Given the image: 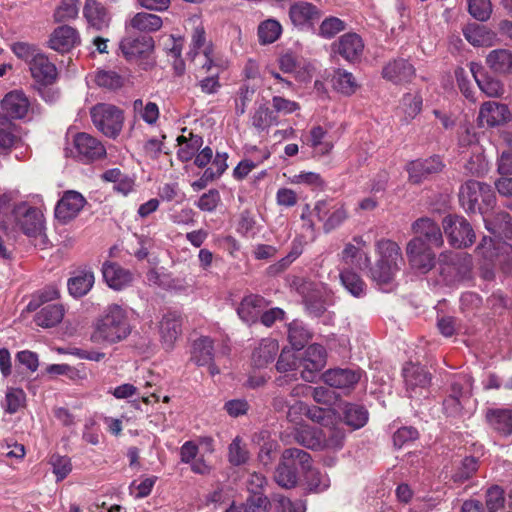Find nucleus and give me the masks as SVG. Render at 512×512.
<instances>
[{"mask_svg": "<svg viewBox=\"0 0 512 512\" xmlns=\"http://www.w3.org/2000/svg\"><path fill=\"white\" fill-rule=\"evenodd\" d=\"M131 330L128 308L111 304L97 319L91 340L99 344H114L126 339Z\"/></svg>", "mask_w": 512, "mask_h": 512, "instance_id": "1", "label": "nucleus"}, {"mask_svg": "<svg viewBox=\"0 0 512 512\" xmlns=\"http://www.w3.org/2000/svg\"><path fill=\"white\" fill-rule=\"evenodd\" d=\"M0 227L6 232L21 231L30 238H37L43 235L44 216L39 209L20 202L0 215Z\"/></svg>", "mask_w": 512, "mask_h": 512, "instance_id": "2", "label": "nucleus"}, {"mask_svg": "<svg viewBox=\"0 0 512 512\" xmlns=\"http://www.w3.org/2000/svg\"><path fill=\"white\" fill-rule=\"evenodd\" d=\"M376 249L379 259L370 270L371 278L379 285L388 284L393 280L403 262L401 249L397 243L386 239L378 241Z\"/></svg>", "mask_w": 512, "mask_h": 512, "instance_id": "3", "label": "nucleus"}, {"mask_svg": "<svg viewBox=\"0 0 512 512\" xmlns=\"http://www.w3.org/2000/svg\"><path fill=\"white\" fill-rule=\"evenodd\" d=\"M310 468V455L304 450L289 448L284 450L281 462L276 468L274 479L286 489L293 488L298 482V470Z\"/></svg>", "mask_w": 512, "mask_h": 512, "instance_id": "4", "label": "nucleus"}, {"mask_svg": "<svg viewBox=\"0 0 512 512\" xmlns=\"http://www.w3.org/2000/svg\"><path fill=\"white\" fill-rule=\"evenodd\" d=\"M90 114L94 126L105 136L116 138L121 132L124 116L116 106L100 103L91 109Z\"/></svg>", "mask_w": 512, "mask_h": 512, "instance_id": "5", "label": "nucleus"}, {"mask_svg": "<svg viewBox=\"0 0 512 512\" xmlns=\"http://www.w3.org/2000/svg\"><path fill=\"white\" fill-rule=\"evenodd\" d=\"M291 286L302 296L306 309L311 315L318 317L326 311L327 291L324 286L299 277L292 281Z\"/></svg>", "mask_w": 512, "mask_h": 512, "instance_id": "6", "label": "nucleus"}, {"mask_svg": "<svg viewBox=\"0 0 512 512\" xmlns=\"http://www.w3.org/2000/svg\"><path fill=\"white\" fill-rule=\"evenodd\" d=\"M442 227L450 245L455 248L469 247L475 241V233L470 223L462 216L444 217Z\"/></svg>", "mask_w": 512, "mask_h": 512, "instance_id": "7", "label": "nucleus"}, {"mask_svg": "<svg viewBox=\"0 0 512 512\" xmlns=\"http://www.w3.org/2000/svg\"><path fill=\"white\" fill-rule=\"evenodd\" d=\"M402 373L407 396L411 399L426 397L431 377L425 368L418 364L407 363Z\"/></svg>", "mask_w": 512, "mask_h": 512, "instance_id": "8", "label": "nucleus"}, {"mask_svg": "<svg viewBox=\"0 0 512 512\" xmlns=\"http://www.w3.org/2000/svg\"><path fill=\"white\" fill-rule=\"evenodd\" d=\"M441 274L449 282L462 279L470 271L472 262L465 252H443L439 256Z\"/></svg>", "mask_w": 512, "mask_h": 512, "instance_id": "9", "label": "nucleus"}, {"mask_svg": "<svg viewBox=\"0 0 512 512\" xmlns=\"http://www.w3.org/2000/svg\"><path fill=\"white\" fill-rule=\"evenodd\" d=\"M314 213L318 220L323 222V229L326 232L339 227L348 218L345 205L332 199L317 201L314 206Z\"/></svg>", "mask_w": 512, "mask_h": 512, "instance_id": "10", "label": "nucleus"}, {"mask_svg": "<svg viewBox=\"0 0 512 512\" xmlns=\"http://www.w3.org/2000/svg\"><path fill=\"white\" fill-rule=\"evenodd\" d=\"M406 255L412 269L427 273L435 265V254L421 237L412 238L406 246Z\"/></svg>", "mask_w": 512, "mask_h": 512, "instance_id": "11", "label": "nucleus"}, {"mask_svg": "<svg viewBox=\"0 0 512 512\" xmlns=\"http://www.w3.org/2000/svg\"><path fill=\"white\" fill-rule=\"evenodd\" d=\"M473 379L469 375L459 376L451 384V392L444 400L443 406L445 412L454 416L461 412L463 403L471 396Z\"/></svg>", "mask_w": 512, "mask_h": 512, "instance_id": "12", "label": "nucleus"}, {"mask_svg": "<svg viewBox=\"0 0 512 512\" xmlns=\"http://www.w3.org/2000/svg\"><path fill=\"white\" fill-rule=\"evenodd\" d=\"M73 144L75 157L84 163L101 159L106 155L104 145L88 133H77L73 139Z\"/></svg>", "mask_w": 512, "mask_h": 512, "instance_id": "13", "label": "nucleus"}, {"mask_svg": "<svg viewBox=\"0 0 512 512\" xmlns=\"http://www.w3.org/2000/svg\"><path fill=\"white\" fill-rule=\"evenodd\" d=\"M326 364V351L320 344L310 345L300 357L301 378L306 382H313L317 373Z\"/></svg>", "mask_w": 512, "mask_h": 512, "instance_id": "14", "label": "nucleus"}, {"mask_svg": "<svg viewBox=\"0 0 512 512\" xmlns=\"http://www.w3.org/2000/svg\"><path fill=\"white\" fill-rule=\"evenodd\" d=\"M85 204L86 200L81 193L65 191L55 207V217L62 223H67L79 214Z\"/></svg>", "mask_w": 512, "mask_h": 512, "instance_id": "15", "label": "nucleus"}, {"mask_svg": "<svg viewBox=\"0 0 512 512\" xmlns=\"http://www.w3.org/2000/svg\"><path fill=\"white\" fill-rule=\"evenodd\" d=\"M159 334L163 345L171 349L182 333V316L177 311H167L159 322Z\"/></svg>", "mask_w": 512, "mask_h": 512, "instance_id": "16", "label": "nucleus"}, {"mask_svg": "<svg viewBox=\"0 0 512 512\" xmlns=\"http://www.w3.org/2000/svg\"><path fill=\"white\" fill-rule=\"evenodd\" d=\"M47 44L54 51L66 53L80 44V35L75 28L62 25L53 30Z\"/></svg>", "mask_w": 512, "mask_h": 512, "instance_id": "17", "label": "nucleus"}, {"mask_svg": "<svg viewBox=\"0 0 512 512\" xmlns=\"http://www.w3.org/2000/svg\"><path fill=\"white\" fill-rule=\"evenodd\" d=\"M153 39L147 35L127 36L120 42V50L129 61H136L153 49Z\"/></svg>", "mask_w": 512, "mask_h": 512, "instance_id": "18", "label": "nucleus"}, {"mask_svg": "<svg viewBox=\"0 0 512 512\" xmlns=\"http://www.w3.org/2000/svg\"><path fill=\"white\" fill-rule=\"evenodd\" d=\"M30 102L21 90L7 93L1 101V110L5 118L22 119L28 113Z\"/></svg>", "mask_w": 512, "mask_h": 512, "instance_id": "19", "label": "nucleus"}, {"mask_svg": "<svg viewBox=\"0 0 512 512\" xmlns=\"http://www.w3.org/2000/svg\"><path fill=\"white\" fill-rule=\"evenodd\" d=\"M361 373L358 369H329L322 375V380L330 387L349 390L352 389L360 380Z\"/></svg>", "mask_w": 512, "mask_h": 512, "instance_id": "20", "label": "nucleus"}, {"mask_svg": "<svg viewBox=\"0 0 512 512\" xmlns=\"http://www.w3.org/2000/svg\"><path fill=\"white\" fill-rule=\"evenodd\" d=\"M443 163L437 156L425 160H414L407 164L406 171L409 175V181L413 184H420L429 175L438 173L442 170Z\"/></svg>", "mask_w": 512, "mask_h": 512, "instance_id": "21", "label": "nucleus"}, {"mask_svg": "<svg viewBox=\"0 0 512 512\" xmlns=\"http://www.w3.org/2000/svg\"><path fill=\"white\" fill-rule=\"evenodd\" d=\"M469 66L478 87L486 96L497 98L503 95L504 85L500 80L486 75L483 66L479 63L471 62Z\"/></svg>", "mask_w": 512, "mask_h": 512, "instance_id": "22", "label": "nucleus"}, {"mask_svg": "<svg viewBox=\"0 0 512 512\" xmlns=\"http://www.w3.org/2000/svg\"><path fill=\"white\" fill-rule=\"evenodd\" d=\"M510 113L507 105L494 101L484 102L479 111L478 119L482 125L494 127L505 123Z\"/></svg>", "mask_w": 512, "mask_h": 512, "instance_id": "23", "label": "nucleus"}, {"mask_svg": "<svg viewBox=\"0 0 512 512\" xmlns=\"http://www.w3.org/2000/svg\"><path fill=\"white\" fill-rule=\"evenodd\" d=\"M29 70L34 80L42 85H50L57 78L56 66L43 52L29 65Z\"/></svg>", "mask_w": 512, "mask_h": 512, "instance_id": "24", "label": "nucleus"}, {"mask_svg": "<svg viewBox=\"0 0 512 512\" xmlns=\"http://www.w3.org/2000/svg\"><path fill=\"white\" fill-rule=\"evenodd\" d=\"M321 16V10L309 2L299 1L292 4L289 8V17L295 26L311 24L318 21Z\"/></svg>", "mask_w": 512, "mask_h": 512, "instance_id": "25", "label": "nucleus"}, {"mask_svg": "<svg viewBox=\"0 0 512 512\" xmlns=\"http://www.w3.org/2000/svg\"><path fill=\"white\" fill-rule=\"evenodd\" d=\"M102 274L108 286L114 290H121L125 288L133 280V275L129 270L111 262L103 264Z\"/></svg>", "mask_w": 512, "mask_h": 512, "instance_id": "26", "label": "nucleus"}, {"mask_svg": "<svg viewBox=\"0 0 512 512\" xmlns=\"http://www.w3.org/2000/svg\"><path fill=\"white\" fill-rule=\"evenodd\" d=\"M382 75L395 84H401L411 81L415 75V68L407 60L398 59L389 62L383 68Z\"/></svg>", "mask_w": 512, "mask_h": 512, "instance_id": "27", "label": "nucleus"}, {"mask_svg": "<svg viewBox=\"0 0 512 512\" xmlns=\"http://www.w3.org/2000/svg\"><path fill=\"white\" fill-rule=\"evenodd\" d=\"M412 230L416 234L415 237H421L422 240L425 238L431 245L436 247L443 245L441 229L439 225L430 218L424 217L417 219L412 224Z\"/></svg>", "mask_w": 512, "mask_h": 512, "instance_id": "28", "label": "nucleus"}, {"mask_svg": "<svg viewBox=\"0 0 512 512\" xmlns=\"http://www.w3.org/2000/svg\"><path fill=\"white\" fill-rule=\"evenodd\" d=\"M248 153L251 155V158L240 161L233 171V175L236 179H244L253 169L267 160L271 155L267 148L259 149L256 146L249 148Z\"/></svg>", "mask_w": 512, "mask_h": 512, "instance_id": "29", "label": "nucleus"}, {"mask_svg": "<svg viewBox=\"0 0 512 512\" xmlns=\"http://www.w3.org/2000/svg\"><path fill=\"white\" fill-rule=\"evenodd\" d=\"M486 64L497 75L512 74V51L504 48L494 49L486 56Z\"/></svg>", "mask_w": 512, "mask_h": 512, "instance_id": "30", "label": "nucleus"}, {"mask_svg": "<svg viewBox=\"0 0 512 512\" xmlns=\"http://www.w3.org/2000/svg\"><path fill=\"white\" fill-rule=\"evenodd\" d=\"M364 43L356 33L342 35L337 43V52L347 61L357 60L363 53Z\"/></svg>", "mask_w": 512, "mask_h": 512, "instance_id": "31", "label": "nucleus"}, {"mask_svg": "<svg viewBox=\"0 0 512 512\" xmlns=\"http://www.w3.org/2000/svg\"><path fill=\"white\" fill-rule=\"evenodd\" d=\"M266 305V301L263 297L259 295H249L243 298L237 309V313L244 322L253 323L258 319Z\"/></svg>", "mask_w": 512, "mask_h": 512, "instance_id": "32", "label": "nucleus"}, {"mask_svg": "<svg viewBox=\"0 0 512 512\" xmlns=\"http://www.w3.org/2000/svg\"><path fill=\"white\" fill-rule=\"evenodd\" d=\"M279 351L278 342L274 339H263L252 354V363L257 368L266 367L272 363Z\"/></svg>", "mask_w": 512, "mask_h": 512, "instance_id": "33", "label": "nucleus"}, {"mask_svg": "<svg viewBox=\"0 0 512 512\" xmlns=\"http://www.w3.org/2000/svg\"><path fill=\"white\" fill-rule=\"evenodd\" d=\"M65 315V308L62 304H48L42 307L35 315L34 321L38 326L51 328L58 325Z\"/></svg>", "mask_w": 512, "mask_h": 512, "instance_id": "34", "label": "nucleus"}, {"mask_svg": "<svg viewBox=\"0 0 512 512\" xmlns=\"http://www.w3.org/2000/svg\"><path fill=\"white\" fill-rule=\"evenodd\" d=\"M179 149L177 151L178 158L182 162H188L194 158L196 153L203 145V138L200 135L188 132V136L181 135L177 137Z\"/></svg>", "mask_w": 512, "mask_h": 512, "instance_id": "35", "label": "nucleus"}, {"mask_svg": "<svg viewBox=\"0 0 512 512\" xmlns=\"http://www.w3.org/2000/svg\"><path fill=\"white\" fill-rule=\"evenodd\" d=\"M466 40L473 46H493L497 41L496 34L485 26L473 25L464 30Z\"/></svg>", "mask_w": 512, "mask_h": 512, "instance_id": "36", "label": "nucleus"}, {"mask_svg": "<svg viewBox=\"0 0 512 512\" xmlns=\"http://www.w3.org/2000/svg\"><path fill=\"white\" fill-rule=\"evenodd\" d=\"M213 341L207 336L196 339L192 345L191 360L198 366L210 364L213 360Z\"/></svg>", "mask_w": 512, "mask_h": 512, "instance_id": "37", "label": "nucleus"}, {"mask_svg": "<svg viewBox=\"0 0 512 512\" xmlns=\"http://www.w3.org/2000/svg\"><path fill=\"white\" fill-rule=\"evenodd\" d=\"M483 183L470 180L463 184L459 191V200L464 209L475 211L479 204Z\"/></svg>", "mask_w": 512, "mask_h": 512, "instance_id": "38", "label": "nucleus"}, {"mask_svg": "<svg viewBox=\"0 0 512 512\" xmlns=\"http://www.w3.org/2000/svg\"><path fill=\"white\" fill-rule=\"evenodd\" d=\"M84 17L89 26L101 30L108 25V18L105 8L95 0H87L83 9Z\"/></svg>", "mask_w": 512, "mask_h": 512, "instance_id": "39", "label": "nucleus"}, {"mask_svg": "<svg viewBox=\"0 0 512 512\" xmlns=\"http://www.w3.org/2000/svg\"><path fill=\"white\" fill-rule=\"evenodd\" d=\"M422 104V97L418 93L404 94L398 107L403 114V121L409 123L413 120L421 112Z\"/></svg>", "mask_w": 512, "mask_h": 512, "instance_id": "40", "label": "nucleus"}, {"mask_svg": "<svg viewBox=\"0 0 512 512\" xmlns=\"http://www.w3.org/2000/svg\"><path fill=\"white\" fill-rule=\"evenodd\" d=\"M94 274L90 271H83L68 281L69 293L74 297H82L87 294L94 284Z\"/></svg>", "mask_w": 512, "mask_h": 512, "instance_id": "41", "label": "nucleus"}, {"mask_svg": "<svg viewBox=\"0 0 512 512\" xmlns=\"http://www.w3.org/2000/svg\"><path fill=\"white\" fill-rule=\"evenodd\" d=\"M343 418L352 429H359L367 423L368 412L363 406L348 403L343 408Z\"/></svg>", "mask_w": 512, "mask_h": 512, "instance_id": "42", "label": "nucleus"}, {"mask_svg": "<svg viewBox=\"0 0 512 512\" xmlns=\"http://www.w3.org/2000/svg\"><path fill=\"white\" fill-rule=\"evenodd\" d=\"M332 83L335 90L347 96L354 94L358 89L355 77L344 69H337L334 72Z\"/></svg>", "mask_w": 512, "mask_h": 512, "instance_id": "43", "label": "nucleus"}, {"mask_svg": "<svg viewBox=\"0 0 512 512\" xmlns=\"http://www.w3.org/2000/svg\"><path fill=\"white\" fill-rule=\"evenodd\" d=\"M162 24L161 17L146 12H139L130 20L132 28L144 32L157 31L162 27Z\"/></svg>", "mask_w": 512, "mask_h": 512, "instance_id": "44", "label": "nucleus"}, {"mask_svg": "<svg viewBox=\"0 0 512 512\" xmlns=\"http://www.w3.org/2000/svg\"><path fill=\"white\" fill-rule=\"evenodd\" d=\"M340 280L344 288L354 297L361 298L366 294V284L361 277L351 270L340 273Z\"/></svg>", "mask_w": 512, "mask_h": 512, "instance_id": "45", "label": "nucleus"}, {"mask_svg": "<svg viewBox=\"0 0 512 512\" xmlns=\"http://www.w3.org/2000/svg\"><path fill=\"white\" fill-rule=\"evenodd\" d=\"M309 144L321 155L328 154L333 148V143L327 140V131L321 126H315L310 130Z\"/></svg>", "mask_w": 512, "mask_h": 512, "instance_id": "46", "label": "nucleus"}, {"mask_svg": "<svg viewBox=\"0 0 512 512\" xmlns=\"http://www.w3.org/2000/svg\"><path fill=\"white\" fill-rule=\"evenodd\" d=\"M310 332L301 321L294 320L288 326V339L291 345L300 350L310 339Z\"/></svg>", "mask_w": 512, "mask_h": 512, "instance_id": "47", "label": "nucleus"}, {"mask_svg": "<svg viewBox=\"0 0 512 512\" xmlns=\"http://www.w3.org/2000/svg\"><path fill=\"white\" fill-rule=\"evenodd\" d=\"M282 33L280 23L274 19H267L260 23L258 27V37L261 44H271L275 42Z\"/></svg>", "mask_w": 512, "mask_h": 512, "instance_id": "48", "label": "nucleus"}, {"mask_svg": "<svg viewBox=\"0 0 512 512\" xmlns=\"http://www.w3.org/2000/svg\"><path fill=\"white\" fill-rule=\"evenodd\" d=\"M490 425L503 434H510L512 431V415L507 410H493L487 414Z\"/></svg>", "mask_w": 512, "mask_h": 512, "instance_id": "49", "label": "nucleus"}, {"mask_svg": "<svg viewBox=\"0 0 512 512\" xmlns=\"http://www.w3.org/2000/svg\"><path fill=\"white\" fill-rule=\"evenodd\" d=\"M134 112L147 124L153 125L159 118V108L154 102L144 104L142 99H136L133 102Z\"/></svg>", "mask_w": 512, "mask_h": 512, "instance_id": "50", "label": "nucleus"}, {"mask_svg": "<svg viewBox=\"0 0 512 512\" xmlns=\"http://www.w3.org/2000/svg\"><path fill=\"white\" fill-rule=\"evenodd\" d=\"M295 439L301 445L315 449L322 444V431L314 430L310 427L303 426L296 431Z\"/></svg>", "mask_w": 512, "mask_h": 512, "instance_id": "51", "label": "nucleus"}, {"mask_svg": "<svg viewBox=\"0 0 512 512\" xmlns=\"http://www.w3.org/2000/svg\"><path fill=\"white\" fill-rule=\"evenodd\" d=\"M276 369L280 373L292 372L301 369L300 355L292 350H283L276 363Z\"/></svg>", "mask_w": 512, "mask_h": 512, "instance_id": "52", "label": "nucleus"}, {"mask_svg": "<svg viewBox=\"0 0 512 512\" xmlns=\"http://www.w3.org/2000/svg\"><path fill=\"white\" fill-rule=\"evenodd\" d=\"M249 458L246 445L240 437H236L228 447V460L231 464L238 466L247 462Z\"/></svg>", "mask_w": 512, "mask_h": 512, "instance_id": "53", "label": "nucleus"}, {"mask_svg": "<svg viewBox=\"0 0 512 512\" xmlns=\"http://www.w3.org/2000/svg\"><path fill=\"white\" fill-rule=\"evenodd\" d=\"M11 49L13 53L19 58L24 60L28 66L40 55L42 52L36 45L27 42H16L12 44Z\"/></svg>", "mask_w": 512, "mask_h": 512, "instance_id": "54", "label": "nucleus"}, {"mask_svg": "<svg viewBox=\"0 0 512 512\" xmlns=\"http://www.w3.org/2000/svg\"><path fill=\"white\" fill-rule=\"evenodd\" d=\"M11 49L13 53L19 58L24 60L28 66L40 55L42 52L36 45L27 42H16L12 44Z\"/></svg>", "mask_w": 512, "mask_h": 512, "instance_id": "55", "label": "nucleus"}, {"mask_svg": "<svg viewBox=\"0 0 512 512\" xmlns=\"http://www.w3.org/2000/svg\"><path fill=\"white\" fill-rule=\"evenodd\" d=\"M95 82L100 87L115 90L122 87L123 78L115 71L100 70L95 75Z\"/></svg>", "mask_w": 512, "mask_h": 512, "instance_id": "56", "label": "nucleus"}, {"mask_svg": "<svg viewBox=\"0 0 512 512\" xmlns=\"http://www.w3.org/2000/svg\"><path fill=\"white\" fill-rule=\"evenodd\" d=\"M78 0H62L54 12L55 22H64L77 17Z\"/></svg>", "mask_w": 512, "mask_h": 512, "instance_id": "57", "label": "nucleus"}, {"mask_svg": "<svg viewBox=\"0 0 512 512\" xmlns=\"http://www.w3.org/2000/svg\"><path fill=\"white\" fill-rule=\"evenodd\" d=\"M50 465L52 472L56 476L57 481L65 479L72 471V464L68 457L54 454L50 457Z\"/></svg>", "mask_w": 512, "mask_h": 512, "instance_id": "58", "label": "nucleus"}, {"mask_svg": "<svg viewBox=\"0 0 512 512\" xmlns=\"http://www.w3.org/2000/svg\"><path fill=\"white\" fill-rule=\"evenodd\" d=\"M273 504L276 512H306V505L302 500L292 501L283 495H275Z\"/></svg>", "mask_w": 512, "mask_h": 512, "instance_id": "59", "label": "nucleus"}, {"mask_svg": "<svg viewBox=\"0 0 512 512\" xmlns=\"http://www.w3.org/2000/svg\"><path fill=\"white\" fill-rule=\"evenodd\" d=\"M26 395L22 389L9 388L5 396V411L9 414L16 413L25 403Z\"/></svg>", "mask_w": 512, "mask_h": 512, "instance_id": "60", "label": "nucleus"}, {"mask_svg": "<svg viewBox=\"0 0 512 512\" xmlns=\"http://www.w3.org/2000/svg\"><path fill=\"white\" fill-rule=\"evenodd\" d=\"M468 11L473 18L486 21L491 16L492 5L490 0H468Z\"/></svg>", "mask_w": 512, "mask_h": 512, "instance_id": "61", "label": "nucleus"}, {"mask_svg": "<svg viewBox=\"0 0 512 512\" xmlns=\"http://www.w3.org/2000/svg\"><path fill=\"white\" fill-rule=\"evenodd\" d=\"M478 469V462L474 457H466L460 467L455 471L452 479L455 483H463L468 480Z\"/></svg>", "mask_w": 512, "mask_h": 512, "instance_id": "62", "label": "nucleus"}, {"mask_svg": "<svg viewBox=\"0 0 512 512\" xmlns=\"http://www.w3.org/2000/svg\"><path fill=\"white\" fill-rule=\"evenodd\" d=\"M308 489L311 492L320 493L330 486V479L326 473L317 470H311L307 476Z\"/></svg>", "mask_w": 512, "mask_h": 512, "instance_id": "63", "label": "nucleus"}, {"mask_svg": "<svg viewBox=\"0 0 512 512\" xmlns=\"http://www.w3.org/2000/svg\"><path fill=\"white\" fill-rule=\"evenodd\" d=\"M343 30H345L344 21L337 17H328L322 21L319 27V35L329 39Z\"/></svg>", "mask_w": 512, "mask_h": 512, "instance_id": "64", "label": "nucleus"}]
</instances>
